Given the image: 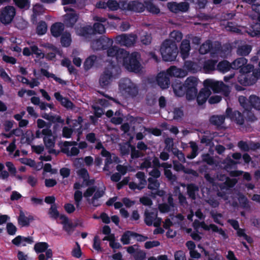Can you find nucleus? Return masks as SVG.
<instances>
[{"mask_svg":"<svg viewBox=\"0 0 260 260\" xmlns=\"http://www.w3.org/2000/svg\"><path fill=\"white\" fill-rule=\"evenodd\" d=\"M259 69L253 70V66L247 64V60L244 57H240L235 59L232 63V68L235 70L240 69V74L238 76V82L244 85H250L254 84L258 79H260V62Z\"/></svg>","mask_w":260,"mask_h":260,"instance_id":"f257e3e1","label":"nucleus"},{"mask_svg":"<svg viewBox=\"0 0 260 260\" xmlns=\"http://www.w3.org/2000/svg\"><path fill=\"white\" fill-rule=\"evenodd\" d=\"M141 62V55L139 53L134 52L129 53L126 51V54L123 55L120 62L127 71L139 73L142 72L143 69Z\"/></svg>","mask_w":260,"mask_h":260,"instance_id":"f03ea898","label":"nucleus"},{"mask_svg":"<svg viewBox=\"0 0 260 260\" xmlns=\"http://www.w3.org/2000/svg\"><path fill=\"white\" fill-rule=\"evenodd\" d=\"M105 187L103 183L88 187L83 193V197L87 202L93 206L101 205V198L103 196Z\"/></svg>","mask_w":260,"mask_h":260,"instance_id":"7ed1b4c3","label":"nucleus"},{"mask_svg":"<svg viewBox=\"0 0 260 260\" xmlns=\"http://www.w3.org/2000/svg\"><path fill=\"white\" fill-rule=\"evenodd\" d=\"M160 51L162 59L166 61L175 60L178 53L177 44L170 39H167L163 42Z\"/></svg>","mask_w":260,"mask_h":260,"instance_id":"20e7f679","label":"nucleus"},{"mask_svg":"<svg viewBox=\"0 0 260 260\" xmlns=\"http://www.w3.org/2000/svg\"><path fill=\"white\" fill-rule=\"evenodd\" d=\"M204 85L208 89H212L214 92H222L225 96H228L230 92V88L221 81L207 79L204 81Z\"/></svg>","mask_w":260,"mask_h":260,"instance_id":"39448f33","label":"nucleus"},{"mask_svg":"<svg viewBox=\"0 0 260 260\" xmlns=\"http://www.w3.org/2000/svg\"><path fill=\"white\" fill-rule=\"evenodd\" d=\"M119 87L121 93L123 94L134 96L138 93L137 85L129 79L121 80Z\"/></svg>","mask_w":260,"mask_h":260,"instance_id":"423d86ee","label":"nucleus"},{"mask_svg":"<svg viewBox=\"0 0 260 260\" xmlns=\"http://www.w3.org/2000/svg\"><path fill=\"white\" fill-rule=\"evenodd\" d=\"M105 31L104 26L99 22L93 25V29L89 25L78 28L76 33L78 35L83 36L86 38L89 37L95 32L103 34Z\"/></svg>","mask_w":260,"mask_h":260,"instance_id":"0eeeda50","label":"nucleus"},{"mask_svg":"<svg viewBox=\"0 0 260 260\" xmlns=\"http://www.w3.org/2000/svg\"><path fill=\"white\" fill-rule=\"evenodd\" d=\"M198 82V79L194 77H189L186 79L184 87L186 90V98L188 100H192L196 97Z\"/></svg>","mask_w":260,"mask_h":260,"instance_id":"6e6552de","label":"nucleus"},{"mask_svg":"<svg viewBox=\"0 0 260 260\" xmlns=\"http://www.w3.org/2000/svg\"><path fill=\"white\" fill-rule=\"evenodd\" d=\"M205 177L209 182L213 183V184L219 185L222 189L225 186L232 187L237 182L235 179H229L224 175H220V177L217 176L216 178L213 179L209 174H206Z\"/></svg>","mask_w":260,"mask_h":260,"instance_id":"1a4fd4ad","label":"nucleus"},{"mask_svg":"<svg viewBox=\"0 0 260 260\" xmlns=\"http://www.w3.org/2000/svg\"><path fill=\"white\" fill-rule=\"evenodd\" d=\"M16 15V9L12 6H7L0 10V22L7 25L11 23Z\"/></svg>","mask_w":260,"mask_h":260,"instance_id":"9d476101","label":"nucleus"},{"mask_svg":"<svg viewBox=\"0 0 260 260\" xmlns=\"http://www.w3.org/2000/svg\"><path fill=\"white\" fill-rule=\"evenodd\" d=\"M107 61L114 62H121L123 55L126 54V51L116 46H112L107 49Z\"/></svg>","mask_w":260,"mask_h":260,"instance_id":"9b49d317","label":"nucleus"},{"mask_svg":"<svg viewBox=\"0 0 260 260\" xmlns=\"http://www.w3.org/2000/svg\"><path fill=\"white\" fill-rule=\"evenodd\" d=\"M193 226L196 230L201 227L205 231L211 230L212 232H216L221 236L223 240L226 239L228 237L227 234L222 229L218 228L213 224L207 225L204 221L200 222L198 220H195L193 223Z\"/></svg>","mask_w":260,"mask_h":260,"instance_id":"f8f14e48","label":"nucleus"},{"mask_svg":"<svg viewBox=\"0 0 260 260\" xmlns=\"http://www.w3.org/2000/svg\"><path fill=\"white\" fill-rule=\"evenodd\" d=\"M145 222L147 225H154L156 227L160 226L161 223V219L157 217V212L155 210H147L145 213Z\"/></svg>","mask_w":260,"mask_h":260,"instance_id":"ddd939ff","label":"nucleus"},{"mask_svg":"<svg viewBox=\"0 0 260 260\" xmlns=\"http://www.w3.org/2000/svg\"><path fill=\"white\" fill-rule=\"evenodd\" d=\"M137 37L134 34H122L117 36L115 41L117 43L124 46H131L136 42Z\"/></svg>","mask_w":260,"mask_h":260,"instance_id":"4468645a","label":"nucleus"},{"mask_svg":"<svg viewBox=\"0 0 260 260\" xmlns=\"http://www.w3.org/2000/svg\"><path fill=\"white\" fill-rule=\"evenodd\" d=\"M113 41L106 37H101L99 39L94 40L91 44V47L93 50L106 49L112 44Z\"/></svg>","mask_w":260,"mask_h":260,"instance_id":"2eb2a0df","label":"nucleus"},{"mask_svg":"<svg viewBox=\"0 0 260 260\" xmlns=\"http://www.w3.org/2000/svg\"><path fill=\"white\" fill-rule=\"evenodd\" d=\"M115 71V69L112 66L105 69L100 79V84L102 86L105 87L110 83L114 77Z\"/></svg>","mask_w":260,"mask_h":260,"instance_id":"dca6fc26","label":"nucleus"},{"mask_svg":"<svg viewBox=\"0 0 260 260\" xmlns=\"http://www.w3.org/2000/svg\"><path fill=\"white\" fill-rule=\"evenodd\" d=\"M77 142H65L62 148V151L69 156H76L79 153Z\"/></svg>","mask_w":260,"mask_h":260,"instance_id":"f3484780","label":"nucleus"},{"mask_svg":"<svg viewBox=\"0 0 260 260\" xmlns=\"http://www.w3.org/2000/svg\"><path fill=\"white\" fill-rule=\"evenodd\" d=\"M145 6L143 4L136 1H133L129 3L126 2L121 4V9L135 11L137 12H143Z\"/></svg>","mask_w":260,"mask_h":260,"instance_id":"a211bd4d","label":"nucleus"},{"mask_svg":"<svg viewBox=\"0 0 260 260\" xmlns=\"http://www.w3.org/2000/svg\"><path fill=\"white\" fill-rule=\"evenodd\" d=\"M65 11L67 12L64 16V22L67 26L72 27L76 22L78 19V16L75 12L68 7H64Z\"/></svg>","mask_w":260,"mask_h":260,"instance_id":"6ab92c4d","label":"nucleus"},{"mask_svg":"<svg viewBox=\"0 0 260 260\" xmlns=\"http://www.w3.org/2000/svg\"><path fill=\"white\" fill-rule=\"evenodd\" d=\"M34 220L32 215L24 212L21 208L19 210V215L18 217V224L22 226H27L31 221Z\"/></svg>","mask_w":260,"mask_h":260,"instance_id":"aec40b11","label":"nucleus"},{"mask_svg":"<svg viewBox=\"0 0 260 260\" xmlns=\"http://www.w3.org/2000/svg\"><path fill=\"white\" fill-rule=\"evenodd\" d=\"M169 77L167 71L160 72L158 74L156 81L158 85L162 89H166L169 87L170 84Z\"/></svg>","mask_w":260,"mask_h":260,"instance_id":"412c9836","label":"nucleus"},{"mask_svg":"<svg viewBox=\"0 0 260 260\" xmlns=\"http://www.w3.org/2000/svg\"><path fill=\"white\" fill-rule=\"evenodd\" d=\"M42 133L44 136V141L46 147H53L55 142V137L52 135L51 130L49 128H44Z\"/></svg>","mask_w":260,"mask_h":260,"instance_id":"4be33fe9","label":"nucleus"},{"mask_svg":"<svg viewBox=\"0 0 260 260\" xmlns=\"http://www.w3.org/2000/svg\"><path fill=\"white\" fill-rule=\"evenodd\" d=\"M34 241L32 237H23L18 236L13 240L12 243L17 246H26L27 245L31 244Z\"/></svg>","mask_w":260,"mask_h":260,"instance_id":"5701e85b","label":"nucleus"},{"mask_svg":"<svg viewBox=\"0 0 260 260\" xmlns=\"http://www.w3.org/2000/svg\"><path fill=\"white\" fill-rule=\"evenodd\" d=\"M48 244L46 242H39L35 245L34 249L37 253L45 252L46 258H50L52 256L51 249H48Z\"/></svg>","mask_w":260,"mask_h":260,"instance_id":"b1692460","label":"nucleus"},{"mask_svg":"<svg viewBox=\"0 0 260 260\" xmlns=\"http://www.w3.org/2000/svg\"><path fill=\"white\" fill-rule=\"evenodd\" d=\"M167 73L169 76H173L179 78H183L185 77L187 72L186 70L183 69L177 68L175 66H172L167 70Z\"/></svg>","mask_w":260,"mask_h":260,"instance_id":"393cba45","label":"nucleus"},{"mask_svg":"<svg viewBox=\"0 0 260 260\" xmlns=\"http://www.w3.org/2000/svg\"><path fill=\"white\" fill-rule=\"evenodd\" d=\"M174 94L177 96L183 95L186 91L184 84L183 85L180 81L175 80L172 85Z\"/></svg>","mask_w":260,"mask_h":260,"instance_id":"a878e982","label":"nucleus"},{"mask_svg":"<svg viewBox=\"0 0 260 260\" xmlns=\"http://www.w3.org/2000/svg\"><path fill=\"white\" fill-rule=\"evenodd\" d=\"M226 114L227 116L232 120L235 121L237 124H242L243 123L244 118L239 112L235 111L232 113V110L228 108L226 110Z\"/></svg>","mask_w":260,"mask_h":260,"instance_id":"bb28decb","label":"nucleus"},{"mask_svg":"<svg viewBox=\"0 0 260 260\" xmlns=\"http://www.w3.org/2000/svg\"><path fill=\"white\" fill-rule=\"evenodd\" d=\"M211 93V90L205 86L204 88L200 90L198 95L196 96L198 104L199 105H202L205 103Z\"/></svg>","mask_w":260,"mask_h":260,"instance_id":"cd10ccee","label":"nucleus"},{"mask_svg":"<svg viewBox=\"0 0 260 260\" xmlns=\"http://www.w3.org/2000/svg\"><path fill=\"white\" fill-rule=\"evenodd\" d=\"M168 204H160L158 206L159 210L163 213L173 212L176 210V208L173 203V199L170 197L168 199Z\"/></svg>","mask_w":260,"mask_h":260,"instance_id":"c85d7f7f","label":"nucleus"},{"mask_svg":"<svg viewBox=\"0 0 260 260\" xmlns=\"http://www.w3.org/2000/svg\"><path fill=\"white\" fill-rule=\"evenodd\" d=\"M60 223L63 225V229L69 235H71L74 230V226L72 222L64 215L60 216Z\"/></svg>","mask_w":260,"mask_h":260,"instance_id":"c756f323","label":"nucleus"},{"mask_svg":"<svg viewBox=\"0 0 260 260\" xmlns=\"http://www.w3.org/2000/svg\"><path fill=\"white\" fill-rule=\"evenodd\" d=\"M226 52H229V49L228 47H221L218 46L217 48L212 49L211 51V55L212 58L216 57H224L226 55Z\"/></svg>","mask_w":260,"mask_h":260,"instance_id":"7c9ffc66","label":"nucleus"},{"mask_svg":"<svg viewBox=\"0 0 260 260\" xmlns=\"http://www.w3.org/2000/svg\"><path fill=\"white\" fill-rule=\"evenodd\" d=\"M190 49L189 41L186 39L184 40L180 46V53L183 59H185L188 56Z\"/></svg>","mask_w":260,"mask_h":260,"instance_id":"2f4dec72","label":"nucleus"},{"mask_svg":"<svg viewBox=\"0 0 260 260\" xmlns=\"http://www.w3.org/2000/svg\"><path fill=\"white\" fill-rule=\"evenodd\" d=\"M55 99L59 101L60 104L67 108H72L73 107V103L68 99L63 98L59 92H55L54 93Z\"/></svg>","mask_w":260,"mask_h":260,"instance_id":"473e14b6","label":"nucleus"},{"mask_svg":"<svg viewBox=\"0 0 260 260\" xmlns=\"http://www.w3.org/2000/svg\"><path fill=\"white\" fill-rule=\"evenodd\" d=\"M82 122V119L81 118H79L78 120H72L70 118H67L66 123L67 124L70 125V126L73 124V127H77V128H74V130L77 129L78 133V135H80L82 133L81 128V122ZM79 136H78L77 141H79Z\"/></svg>","mask_w":260,"mask_h":260,"instance_id":"72a5a7b5","label":"nucleus"},{"mask_svg":"<svg viewBox=\"0 0 260 260\" xmlns=\"http://www.w3.org/2000/svg\"><path fill=\"white\" fill-rule=\"evenodd\" d=\"M64 29V25L61 23H56L53 24L51 28L52 35L57 37L59 36Z\"/></svg>","mask_w":260,"mask_h":260,"instance_id":"f704fd0d","label":"nucleus"},{"mask_svg":"<svg viewBox=\"0 0 260 260\" xmlns=\"http://www.w3.org/2000/svg\"><path fill=\"white\" fill-rule=\"evenodd\" d=\"M106 157L105 160V167L104 168V170L105 171H110L111 169V165L113 162H117L118 161V157L114 155H111L109 153V154L108 156H105Z\"/></svg>","mask_w":260,"mask_h":260,"instance_id":"c9c22d12","label":"nucleus"},{"mask_svg":"<svg viewBox=\"0 0 260 260\" xmlns=\"http://www.w3.org/2000/svg\"><path fill=\"white\" fill-rule=\"evenodd\" d=\"M161 166L164 168L165 175L166 177L170 181L173 182L176 180V177L173 175L172 172L169 169L171 168L172 165L168 164V163H163L161 165Z\"/></svg>","mask_w":260,"mask_h":260,"instance_id":"e433bc0d","label":"nucleus"},{"mask_svg":"<svg viewBox=\"0 0 260 260\" xmlns=\"http://www.w3.org/2000/svg\"><path fill=\"white\" fill-rule=\"evenodd\" d=\"M136 235V233L127 231L125 232L122 236L120 241L124 245L128 244L132 238H134V236Z\"/></svg>","mask_w":260,"mask_h":260,"instance_id":"4c0bfd02","label":"nucleus"},{"mask_svg":"<svg viewBox=\"0 0 260 260\" xmlns=\"http://www.w3.org/2000/svg\"><path fill=\"white\" fill-rule=\"evenodd\" d=\"M217 70L222 73L228 72L232 68V63L228 61L224 60L220 62L217 67Z\"/></svg>","mask_w":260,"mask_h":260,"instance_id":"58836bf2","label":"nucleus"},{"mask_svg":"<svg viewBox=\"0 0 260 260\" xmlns=\"http://www.w3.org/2000/svg\"><path fill=\"white\" fill-rule=\"evenodd\" d=\"M143 1L145 4V8L149 12L153 14H158L159 13V9L157 6L150 3L149 2L150 0H143Z\"/></svg>","mask_w":260,"mask_h":260,"instance_id":"ea45409f","label":"nucleus"},{"mask_svg":"<svg viewBox=\"0 0 260 260\" xmlns=\"http://www.w3.org/2000/svg\"><path fill=\"white\" fill-rule=\"evenodd\" d=\"M136 177L139 182L138 184H139V186L138 187L140 189H143L147 184L145 174L143 172H139L136 174Z\"/></svg>","mask_w":260,"mask_h":260,"instance_id":"a19ab883","label":"nucleus"},{"mask_svg":"<svg viewBox=\"0 0 260 260\" xmlns=\"http://www.w3.org/2000/svg\"><path fill=\"white\" fill-rule=\"evenodd\" d=\"M42 46L44 47L48 48L50 50L53 51L52 52L48 53L46 55V56H45V57L48 59H53L55 57L56 53L59 52L58 50L52 45L46 44L44 45H42Z\"/></svg>","mask_w":260,"mask_h":260,"instance_id":"79ce46f5","label":"nucleus"},{"mask_svg":"<svg viewBox=\"0 0 260 260\" xmlns=\"http://www.w3.org/2000/svg\"><path fill=\"white\" fill-rule=\"evenodd\" d=\"M217 60H209L206 61L204 64L203 69L206 73L212 71L215 69V64Z\"/></svg>","mask_w":260,"mask_h":260,"instance_id":"37998d69","label":"nucleus"},{"mask_svg":"<svg viewBox=\"0 0 260 260\" xmlns=\"http://www.w3.org/2000/svg\"><path fill=\"white\" fill-rule=\"evenodd\" d=\"M41 72L42 74H43L46 77L52 78L54 80H55L56 82H58L59 84H66V82L64 81H63L60 78L56 77L54 74L49 73L47 70H46L45 69H41Z\"/></svg>","mask_w":260,"mask_h":260,"instance_id":"c03bdc74","label":"nucleus"},{"mask_svg":"<svg viewBox=\"0 0 260 260\" xmlns=\"http://www.w3.org/2000/svg\"><path fill=\"white\" fill-rule=\"evenodd\" d=\"M34 137L32 132L30 131H26V133L23 135L21 139V142L22 143L29 144L33 140Z\"/></svg>","mask_w":260,"mask_h":260,"instance_id":"a18cd8bd","label":"nucleus"},{"mask_svg":"<svg viewBox=\"0 0 260 260\" xmlns=\"http://www.w3.org/2000/svg\"><path fill=\"white\" fill-rule=\"evenodd\" d=\"M249 103L251 108L253 107L256 110H260V99L255 95H251L249 97Z\"/></svg>","mask_w":260,"mask_h":260,"instance_id":"49530a36","label":"nucleus"},{"mask_svg":"<svg viewBox=\"0 0 260 260\" xmlns=\"http://www.w3.org/2000/svg\"><path fill=\"white\" fill-rule=\"evenodd\" d=\"M251 50V47L248 45H243L240 46L237 49V54L244 56L248 55Z\"/></svg>","mask_w":260,"mask_h":260,"instance_id":"de8ad7c7","label":"nucleus"},{"mask_svg":"<svg viewBox=\"0 0 260 260\" xmlns=\"http://www.w3.org/2000/svg\"><path fill=\"white\" fill-rule=\"evenodd\" d=\"M48 214L50 217L56 219L59 218L60 219V216L62 215L59 214V212L57 210V208L55 205H52L48 211Z\"/></svg>","mask_w":260,"mask_h":260,"instance_id":"09e8293b","label":"nucleus"},{"mask_svg":"<svg viewBox=\"0 0 260 260\" xmlns=\"http://www.w3.org/2000/svg\"><path fill=\"white\" fill-rule=\"evenodd\" d=\"M239 147L244 151H248L250 148L251 149H258L260 148V144H255L254 146H252L251 145H249L247 143L240 141L238 143Z\"/></svg>","mask_w":260,"mask_h":260,"instance_id":"8fccbe9b","label":"nucleus"},{"mask_svg":"<svg viewBox=\"0 0 260 260\" xmlns=\"http://www.w3.org/2000/svg\"><path fill=\"white\" fill-rule=\"evenodd\" d=\"M224 117L223 116H213L210 118L211 122L217 126H220L223 123Z\"/></svg>","mask_w":260,"mask_h":260,"instance_id":"3c124183","label":"nucleus"},{"mask_svg":"<svg viewBox=\"0 0 260 260\" xmlns=\"http://www.w3.org/2000/svg\"><path fill=\"white\" fill-rule=\"evenodd\" d=\"M44 11L45 9L41 5H35L33 7L32 19H35L37 16L42 14Z\"/></svg>","mask_w":260,"mask_h":260,"instance_id":"603ef678","label":"nucleus"},{"mask_svg":"<svg viewBox=\"0 0 260 260\" xmlns=\"http://www.w3.org/2000/svg\"><path fill=\"white\" fill-rule=\"evenodd\" d=\"M96 59L97 57L94 55H91L88 57L84 62L85 69L86 70L90 69L93 66Z\"/></svg>","mask_w":260,"mask_h":260,"instance_id":"864d4df0","label":"nucleus"},{"mask_svg":"<svg viewBox=\"0 0 260 260\" xmlns=\"http://www.w3.org/2000/svg\"><path fill=\"white\" fill-rule=\"evenodd\" d=\"M183 35L181 32L176 30L172 31L170 35V40L175 43V42H178L180 41Z\"/></svg>","mask_w":260,"mask_h":260,"instance_id":"5fc2aeb1","label":"nucleus"},{"mask_svg":"<svg viewBox=\"0 0 260 260\" xmlns=\"http://www.w3.org/2000/svg\"><path fill=\"white\" fill-rule=\"evenodd\" d=\"M71 35L69 33H64L61 38V43L64 47L69 46L71 43Z\"/></svg>","mask_w":260,"mask_h":260,"instance_id":"6e6d98bb","label":"nucleus"},{"mask_svg":"<svg viewBox=\"0 0 260 260\" xmlns=\"http://www.w3.org/2000/svg\"><path fill=\"white\" fill-rule=\"evenodd\" d=\"M125 2H121L119 4L113 0L108 1V8L112 11L117 10L119 8L121 9V4Z\"/></svg>","mask_w":260,"mask_h":260,"instance_id":"4d7b16f0","label":"nucleus"},{"mask_svg":"<svg viewBox=\"0 0 260 260\" xmlns=\"http://www.w3.org/2000/svg\"><path fill=\"white\" fill-rule=\"evenodd\" d=\"M225 29L228 31H231L236 33H241L243 32L241 28H240L239 27H238L232 22L227 23L225 26Z\"/></svg>","mask_w":260,"mask_h":260,"instance_id":"13d9d810","label":"nucleus"},{"mask_svg":"<svg viewBox=\"0 0 260 260\" xmlns=\"http://www.w3.org/2000/svg\"><path fill=\"white\" fill-rule=\"evenodd\" d=\"M239 101L241 106H242L245 110L249 111L251 109L250 103L249 100L247 101L244 96H240L239 98Z\"/></svg>","mask_w":260,"mask_h":260,"instance_id":"bf43d9fd","label":"nucleus"},{"mask_svg":"<svg viewBox=\"0 0 260 260\" xmlns=\"http://www.w3.org/2000/svg\"><path fill=\"white\" fill-rule=\"evenodd\" d=\"M32 54L36 55V57L43 58L45 57L44 53L36 45L31 46Z\"/></svg>","mask_w":260,"mask_h":260,"instance_id":"052dcab7","label":"nucleus"},{"mask_svg":"<svg viewBox=\"0 0 260 260\" xmlns=\"http://www.w3.org/2000/svg\"><path fill=\"white\" fill-rule=\"evenodd\" d=\"M47 29V24L45 22H40L37 28V32L40 35H44Z\"/></svg>","mask_w":260,"mask_h":260,"instance_id":"680f3d73","label":"nucleus"},{"mask_svg":"<svg viewBox=\"0 0 260 260\" xmlns=\"http://www.w3.org/2000/svg\"><path fill=\"white\" fill-rule=\"evenodd\" d=\"M190 146L192 149L190 154L187 156V157L190 159L194 158L198 154V147L197 144L193 142H190Z\"/></svg>","mask_w":260,"mask_h":260,"instance_id":"e2e57ef3","label":"nucleus"},{"mask_svg":"<svg viewBox=\"0 0 260 260\" xmlns=\"http://www.w3.org/2000/svg\"><path fill=\"white\" fill-rule=\"evenodd\" d=\"M237 235L241 238H243V239L246 240L248 243H251L252 242V239L251 237L247 236L244 230L242 229H238L237 230Z\"/></svg>","mask_w":260,"mask_h":260,"instance_id":"0e129e2a","label":"nucleus"},{"mask_svg":"<svg viewBox=\"0 0 260 260\" xmlns=\"http://www.w3.org/2000/svg\"><path fill=\"white\" fill-rule=\"evenodd\" d=\"M16 5L20 8H28L30 5L29 0H14Z\"/></svg>","mask_w":260,"mask_h":260,"instance_id":"69168bd1","label":"nucleus"},{"mask_svg":"<svg viewBox=\"0 0 260 260\" xmlns=\"http://www.w3.org/2000/svg\"><path fill=\"white\" fill-rule=\"evenodd\" d=\"M252 30L247 31L248 34L252 37H254L260 34V23H256L254 25L252 26Z\"/></svg>","mask_w":260,"mask_h":260,"instance_id":"338daca9","label":"nucleus"},{"mask_svg":"<svg viewBox=\"0 0 260 260\" xmlns=\"http://www.w3.org/2000/svg\"><path fill=\"white\" fill-rule=\"evenodd\" d=\"M148 188L151 190H156L158 188L159 186V182L152 178H149L148 179Z\"/></svg>","mask_w":260,"mask_h":260,"instance_id":"774afa93","label":"nucleus"}]
</instances>
